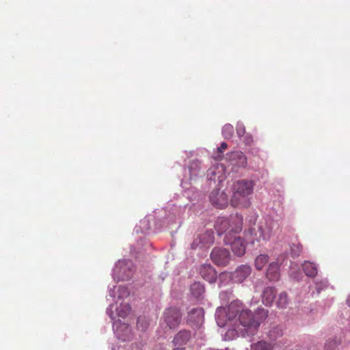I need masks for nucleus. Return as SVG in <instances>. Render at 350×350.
<instances>
[{
  "label": "nucleus",
  "instance_id": "58836bf2",
  "mask_svg": "<svg viewBox=\"0 0 350 350\" xmlns=\"http://www.w3.org/2000/svg\"><path fill=\"white\" fill-rule=\"evenodd\" d=\"M302 250V246L299 244H293L291 246V253L293 256H297L300 254Z\"/></svg>",
  "mask_w": 350,
  "mask_h": 350
},
{
  "label": "nucleus",
  "instance_id": "b1692460",
  "mask_svg": "<svg viewBox=\"0 0 350 350\" xmlns=\"http://www.w3.org/2000/svg\"><path fill=\"white\" fill-rule=\"evenodd\" d=\"M191 338V332L186 330L180 331L174 338L173 343L175 346H182L186 344Z\"/></svg>",
  "mask_w": 350,
  "mask_h": 350
},
{
  "label": "nucleus",
  "instance_id": "7c9ffc66",
  "mask_svg": "<svg viewBox=\"0 0 350 350\" xmlns=\"http://www.w3.org/2000/svg\"><path fill=\"white\" fill-rule=\"evenodd\" d=\"M269 256L260 254L255 259V267L257 269L261 270L269 260Z\"/></svg>",
  "mask_w": 350,
  "mask_h": 350
},
{
  "label": "nucleus",
  "instance_id": "6ab92c4d",
  "mask_svg": "<svg viewBox=\"0 0 350 350\" xmlns=\"http://www.w3.org/2000/svg\"><path fill=\"white\" fill-rule=\"evenodd\" d=\"M204 312L202 308H193L188 312L187 321L196 326H200L204 322Z\"/></svg>",
  "mask_w": 350,
  "mask_h": 350
},
{
  "label": "nucleus",
  "instance_id": "aec40b11",
  "mask_svg": "<svg viewBox=\"0 0 350 350\" xmlns=\"http://www.w3.org/2000/svg\"><path fill=\"white\" fill-rule=\"evenodd\" d=\"M200 274L204 280L210 283L215 282L217 278V272L214 268L208 264H204L200 267Z\"/></svg>",
  "mask_w": 350,
  "mask_h": 350
},
{
  "label": "nucleus",
  "instance_id": "c85d7f7f",
  "mask_svg": "<svg viewBox=\"0 0 350 350\" xmlns=\"http://www.w3.org/2000/svg\"><path fill=\"white\" fill-rule=\"evenodd\" d=\"M251 350H273V345L265 340H260L251 345Z\"/></svg>",
  "mask_w": 350,
  "mask_h": 350
},
{
  "label": "nucleus",
  "instance_id": "4be33fe9",
  "mask_svg": "<svg viewBox=\"0 0 350 350\" xmlns=\"http://www.w3.org/2000/svg\"><path fill=\"white\" fill-rule=\"evenodd\" d=\"M275 294L276 289L275 287H267L265 288L262 295V303L267 306H271L276 298Z\"/></svg>",
  "mask_w": 350,
  "mask_h": 350
},
{
  "label": "nucleus",
  "instance_id": "9d476101",
  "mask_svg": "<svg viewBox=\"0 0 350 350\" xmlns=\"http://www.w3.org/2000/svg\"><path fill=\"white\" fill-rule=\"evenodd\" d=\"M186 208V204H169L166 207L167 213L165 215L164 221H167L168 224H172L179 220L185 213Z\"/></svg>",
  "mask_w": 350,
  "mask_h": 350
},
{
  "label": "nucleus",
  "instance_id": "9b49d317",
  "mask_svg": "<svg viewBox=\"0 0 350 350\" xmlns=\"http://www.w3.org/2000/svg\"><path fill=\"white\" fill-rule=\"evenodd\" d=\"M113 309L116 311L118 317L125 318L130 313L131 308L129 304L122 302L118 304V301H116L115 304H110L106 310V313L112 320H114L116 317Z\"/></svg>",
  "mask_w": 350,
  "mask_h": 350
},
{
  "label": "nucleus",
  "instance_id": "f257e3e1",
  "mask_svg": "<svg viewBox=\"0 0 350 350\" xmlns=\"http://www.w3.org/2000/svg\"><path fill=\"white\" fill-rule=\"evenodd\" d=\"M267 317V310L258 308L253 313L239 300L232 301L227 308L218 307L215 312L217 325L220 327L228 326L225 334H222L224 340L254 335Z\"/></svg>",
  "mask_w": 350,
  "mask_h": 350
},
{
  "label": "nucleus",
  "instance_id": "dca6fc26",
  "mask_svg": "<svg viewBox=\"0 0 350 350\" xmlns=\"http://www.w3.org/2000/svg\"><path fill=\"white\" fill-rule=\"evenodd\" d=\"M185 171H188L189 177L187 178L185 176L184 179H183L181 181V186L185 189H189V188L187 187L185 185L187 183V180H193L200 174L201 165L200 161L194 160L191 161L188 167V169L185 170Z\"/></svg>",
  "mask_w": 350,
  "mask_h": 350
},
{
  "label": "nucleus",
  "instance_id": "79ce46f5",
  "mask_svg": "<svg viewBox=\"0 0 350 350\" xmlns=\"http://www.w3.org/2000/svg\"><path fill=\"white\" fill-rule=\"evenodd\" d=\"M173 350H185V348H183V347H177V348H175Z\"/></svg>",
  "mask_w": 350,
  "mask_h": 350
},
{
  "label": "nucleus",
  "instance_id": "4468645a",
  "mask_svg": "<svg viewBox=\"0 0 350 350\" xmlns=\"http://www.w3.org/2000/svg\"><path fill=\"white\" fill-rule=\"evenodd\" d=\"M211 258L217 265H226L230 261V255L226 249L215 247L211 253Z\"/></svg>",
  "mask_w": 350,
  "mask_h": 350
},
{
  "label": "nucleus",
  "instance_id": "cd10ccee",
  "mask_svg": "<svg viewBox=\"0 0 350 350\" xmlns=\"http://www.w3.org/2000/svg\"><path fill=\"white\" fill-rule=\"evenodd\" d=\"M289 304V299L285 292L280 293L276 298L275 304L280 309H284Z\"/></svg>",
  "mask_w": 350,
  "mask_h": 350
},
{
  "label": "nucleus",
  "instance_id": "4c0bfd02",
  "mask_svg": "<svg viewBox=\"0 0 350 350\" xmlns=\"http://www.w3.org/2000/svg\"><path fill=\"white\" fill-rule=\"evenodd\" d=\"M295 267L296 265H293L292 264L291 265V271H290V275L292 278L295 279V280H299L301 279V273L300 272H296L295 270Z\"/></svg>",
  "mask_w": 350,
  "mask_h": 350
},
{
  "label": "nucleus",
  "instance_id": "a878e982",
  "mask_svg": "<svg viewBox=\"0 0 350 350\" xmlns=\"http://www.w3.org/2000/svg\"><path fill=\"white\" fill-rule=\"evenodd\" d=\"M305 274L308 277H314L318 273L317 265L310 261H305L302 265Z\"/></svg>",
  "mask_w": 350,
  "mask_h": 350
},
{
  "label": "nucleus",
  "instance_id": "f3484780",
  "mask_svg": "<svg viewBox=\"0 0 350 350\" xmlns=\"http://www.w3.org/2000/svg\"><path fill=\"white\" fill-rule=\"evenodd\" d=\"M210 200L211 203L219 208H224L228 202V196L224 191L219 189H214L210 194Z\"/></svg>",
  "mask_w": 350,
  "mask_h": 350
},
{
  "label": "nucleus",
  "instance_id": "f704fd0d",
  "mask_svg": "<svg viewBox=\"0 0 350 350\" xmlns=\"http://www.w3.org/2000/svg\"><path fill=\"white\" fill-rule=\"evenodd\" d=\"M227 147V144L226 142H222L220 147L217 148V152L213 156V159L215 160L221 159L222 157L223 150H226Z\"/></svg>",
  "mask_w": 350,
  "mask_h": 350
},
{
  "label": "nucleus",
  "instance_id": "72a5a7b5",
  "mask_svg": "<svg viewBox=\"0 0 350 350\" xmlns=\"http://www.w3.org/2000/svg\"><path fill=\"white\" fill-rule=\"evenodd\" d=\"M328 286V282L326 279L321 280L315 282V288L317 293L319 294L322 290L327 288Z\"/></svg>",
  "mask_w": 350,
  "mask_h": 350
},
{
  "label": "nucleus",
  "instance_id": "2eb2a0df",
  "mask_svg": "<svg viewBox=\"0 0 350 350\" xmlns=\"http://www.w3.org/2000/svg\"><path fill=\"white\" fill-rule=\"evenodd\" d=\"M226 159L233 167H245L247 164L246 157L241 151L230 152Z\"/></svg>",
  "mask_w": 350,
  "mask_h": 350
},
{
  "label": "nucleus",
  "instance_id": "f8f14e48",
  "mask_svg": "<svg viewBox=\"0 0 350 350\" xmlns=\"http://www.w3.org/2000/svg\"><path fill=\"white\" fill-rule=\"evenodd\" d=\"M181 313L176 308H169L163 314L164 321L167 326L172 329L176 327L181 321Z\"/></svg>",
  "mask_w": 350,
  "mask_h": 350
},
{
  "label": "nucleus",
  "instance_id": "a19ab883",
  "mask_svg": "<svg viewBox=\"0 0 350 350\" xmlns=\"http://www.w3.org/2000/svg\"><path fill=\"white\" fill-rule=\"evenodd\" d=\"M347 304L350 307V295H349V297L347 299Z\"/></svg>",
  "mask_w": 350,
  "mask_h": 350
},
{
  "label": "nucleus",
  "instance_id": "c756f323",
  "mask_svg": "<svg viewBox=\"0 0 350 350\" xmlns=\"http://www.w3.org/2000/svg\"><path fill=\"white\" fill-rule=\"evenodd\" d=\"M150 319L144 316L138 318L137 322V327L141 332H146L150 325Z\"/></svg>",
  "mask_w": 350,
  "mask_h": 350
},
{
  "label": "nucleus",
  "instance_id": "412c9836",
  "mask_svg": "<svg viewBox=\"0 0 350 350\" xmlns=\"http://www.w3.org/2000/svg\"><path fill=\"white\" fill-rule=\"evenodd\" d=\"M115 286L113 288L109 287V295L113 298V299H116L117 295L118 301L120 299H123L126 298L129 295V291L128 288L125 286H119L118 287L117 292L115 290Z\"/></svg>",
  "mask_w": 350,
  "mask_h": 350
},
{
  "label": "nucleus",
  "instance_id": "5701e85b",
  "mask_svg": "<svg viewBox=\"0 0 350 350\" xmlns=\"http://www.w3.org/2000/svg\"><path fill=\"white\" fill-rule=\"evenodd\" d=\"M266 275L270 281H278L279 280L280 272L278 262H273L269 265Z\"/></svg>",
  "mask_w": 350,
  "mask_h": 350
},
{
  "label": "nucleus",
  "instance_id": "e433bc0d",
  "mask_svg": "<svg viewBox=\"0 0 350 350\" xmlns=\"http://www.w3.org/2000/svg\"><path fill=\"white\" fill-rule=\"evenodd\" d=\"M236 130H237V135L239 138H241L242 137L244 136V135L245 133V128L244 124L242 122H237Z\"/></svg>",
  "mask_w": 350,
  "mask_h": 350
},
{
  "label": "nucleus",
  "instance_id": "0eeeda50",
  "mask_svg": "<svg viewBox=\"0 0 350 350\" xmlns=\"http://www.w3.org/2000/svg\"><path fill=\"white\" fill-rule=\"evenodd\" d=\"M226 169L223 164H213L207 171V179L217 187L226 179Z\"/></svg>",
  "mask_w": 350,
  "mask_h": 350
},
{
  "label": "nucleus",
  "instance_id": "ea45409f",
  "mask_svg": "<svg viewBox=\"0 0 350 350\" xmlns=\"http://www.w3.org/2000/svg\"><path fill=\"white\" fill-rule=\"evenodd\" d=\"M252 141H253V138L250 135L247 134L244 137L243 142H245V144L249 145L252 142Z\"/></svg>",
  "mask_w": 350,
  "mask_h": 350
},
{
  "label": "nucleus",
  "instance_id": "1a4fd4ad",
  "mask_svg": "<svg viewBox=\"0 0 350 350\" xmlns=\"http://www.w3.org/2000/svg\"><path fill=\"white\" fill-rule=\"evenodd\" d=\"M226 245H230L233 253L238 256H241L245 252V244L244 241L239 237L234 235H225L224 239Z\"/></svg>",
  "mask_w": 350,
  "mask_h": 350
},
{
  "label": "nucleus",
  "instance_id": "ddd939ff",
  "mask_svg": "<svg viewBox=\"0 0 350 350\" xmlns=\"http://www.w3.org/2000/svg\"><path fill=\"white\" fill-rule=\"evenodd\" d=\"M214 242V235L212 230H206L200 234L191 243V248L198 247L206 248L212 245Z\"/></svg>",
  "mask_w": 350,
  "mask_h": 350
},
{
  "label": "nucleus",
  "instance_id": "393cba45",
  "mask_svg": "<svg viewBox=\"0 0 350 350\" xmlns=\"http://www.w3.org/2000/svg\"><path fill=\"white\" fill-rule=\"evenodd\" d=\"M191 295L198 300L203 298L205 290L204 286L200 282H194L190 288Z\"/></svg>",
  "mask_w": 350,
  "mask_h": 350
},
{
  "label": "nucleus",
  "instance_id": "39448f33",
  "mask_svg": "<svg viewBox=\"0 0 350 350\" xmlns=\"http://www.w3.org/2000/svg\"><path fill=\"white\" fill-rule=\"evenodd\" d=\"M135 271V267L133 262L127 259L119 260L112 270L113 280L124 281L131 279Z\"/></svg>",
  "mask_w": 350,
  "mask_h": 350
},
{
  "label": "nucleus",
  "instance_id": "473e14b6",
  "mask_svg": "<svg viewBox=\"0 0 350 350\" xmlns=\"http://www.w3.org/2000/svg\"><path fill=\"white\" fill-rule=\"evenodd\" d=\"M339 344V340L336 338H329L325 343V350H336Z\"/></svg>",
  "mask_w": 350,
  "mask_h": 350
},
{
  "label": "nucleus",
  "instance_id": "f03ea898",
  "mask_svg": "<svg viewBox=\"0 0 350 350\" xmlns=\"http://www.w3.org/2000/svg\"><path fill=\"white\" fill-rule=\"evenodd\" d=\"M258 216L253 214L248 219L249 228L245 232L246 241L254 244L255 241H268L279 228V224L269 216H267L256 224Z\"/></svg>",
  "mask_w": 350,
  "mask_h": 350
},
{
  "label": "nucleus",
  "instance_id": "20e7f679",
  "mask_svg": "<svg viewBox=\"0 0 350 350\" xmlns=\"http://www.w3.org/2000/svg\"><path fill=\"white\" fill-rule=\"evenodd\" d=\"M243 225V217L239 214L230 215V217H219L215 222V229L219 235L226 232V235L237 234L241 231Z\"/></svg>",
  "mask_w": 350,
  "mask_h": 350
},
{
  "label": "nucleus",
  "instance_id": "37998d69",
  "mask_svg": "<svg viewBox=\"0 0 350 350\" xmlns=\"http://www.w3.org/2000/svg\"><path fill=\"white\" fill-rule=\"evenodd\" d=\"M157 229H160L161 228V225H159L158 227L156 228Z\"/></svg>",
  "mask_w": 350,
  "mask_h": 350
},
{
  "label": "nucleus",
  "instance_id": "c9c22d12",
  "mask_svg": "<svg viewBox=\"0 0 350 350\" xmlns=\"http://www.w3.org/2000/svg\"><path fill=\"white\" fill-rule=\"evenodd\" d=\"M232 295V290L224 291L219 293V298L224 303L228 302Z\"/></svg>",
  "mask_w": 350,
  "mask_h": 350
},
{
  "label": "nucleus",
  "instance_id": "423d86ee",
  "mask_svg": "<svg viewBox=\"0 0 350 350\" xmlns=\"http://www.w3.org/2000/svg\"><path fill=\"white\" fill-rule=\"evenodd\" d=\"M252 273V267L247 265H241L239 266L234 271L231 273H222L219 275L220 282L224 280L230 279L234 283H243Z\"/></svg>",
  "mask_w": 350,
  "mask_h": 350
},
{
  "label": "nucleus",
  "instance_id": "bb28decb",
  "mask_svg": "<svg viewBox=\"0 0 350 350\" xmlns=\"http://www.w3.org/2000/svg\"><path fill=\"white\" fill-rule=\"evenodd\" d=\"M283 329L281 326H273L272 327L269 332H267V335L268 338L271 340H275L278 338L282 337L283 336Z\"/></svg>",
  "mask_w": 350,
  "mask_h": 350
},
{
  "label": "nucleus",
  "instance_id": "a211bd4d",
  "mask_svg": "<svg viewBox=\"0 0 350 350\" xmlns=\"http://www.w3.org/2000/svg\"><path fill=\"white\" fill-rule=\"evenodd\" d=\"M153 220V215H147L135 226V231L137 233H142L144 234H150L152 231H153L152 230V223L153 222L154 224Z\"/></svg>",
  "mask_w": 350,
  "mask_h": 350
},
{
  "label": "nucleus",
  "instance_id": "6e6552de",
  "mask_svg": "<svg viewBox=\"0 0 350 350\" xmlns=\"http://www.w3.org/2000/svg\"><path fill=\"white\" fill-rule=\"evenodd\" d=\"M113 329L116 337L122 341H129L133 337L131 327L127 323L118 320L113 323Z\"/></svg>",
  "mask_w": 350,
  "mask_h": 350
},
{
  "label": "nucleus",
  "instance_id": "7ed1b4c3",
  "mask_svg": "<svg viewBox=\"0 0 350 350\" xmlns=\"http://www.w3.org/2000/svg\"><path fill=\"white\" fill-rule=\"evenodd\" d=\"M254 183L251 180H235L232 186L230 203L234 207H248L250 205V196L254 191Z\"/></svg>",
  "mask_w": 350,
  "mask_h": 350
},
{
  "label": "nucleus",
  "instance_id": "2f4dec72",
  "mask_svg": "<svg viewBox=\"0 0 350 350\" xmlns=\"http://www.w3.org/2000/svg\"><path fill=\"white\" fill-rule=\"evenodd\" d=\"M222 135L225 139H230L234 133V127L230 124H226L222 128Z\"/></svg>",
  "mask_w": 350,
  "mask_h": 350
}]
</instances>
